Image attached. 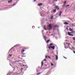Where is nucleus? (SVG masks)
Listing matches in <instances>:
<instances>
[{
	"label": "nucleus",
	"mask_w": 75,
	"mask_h": 75,
	"mask_svg": "<svg viewBox=\"0 0 75 75\" xmlns=\"http://www.w3.org/2000/svg\"><path fill=\"white\" fill-rule=\"evenodd\" d=\"M47 61V60L45 59L43 61Z\"/></svg>",
	"instance_id": "obj_34"
},
{
	"label": "nucleus",
	"mask_w": 75,
	"mask_h": 75,
	"mask_svg": "<svg viewBox=\"0 0 75 75\" xmlns=\"http://www.w3.org/2000/svg\"><path fill=\"white\" fill-rule=\"evenodd\" d=\"M74 42H75V40H74Z\"/></svg>",
	"instance_id": "obj_41"
},
{
	"label": "nucleus",
	"mask_w": 75,
	"mask_h": 75,
	"mask_svg": "<svg viewBox=\"0 0 75 75\" xmlns=\"http://www.w3.org/2000/svg\"><path fill=\"white\" fill-rule=\"evenodd\" d=\"M41 5H42V4L41 3V4H38V6H41Z\"/></svg>",
	"instance_id": "obj_9"
},
{
	"label": "nucleus",
	"mask_w": 75,
	"mask_h": 75,
	"mask_svg": "<svg viewBox=\"0 0 75 75\" xmlns=\"http://www.w3.org/2000/svg\"><path fill=\"white\" fill-rule=\"evenodd\" d=\"M55 8H56V9L57 10L58 8V6H57L55 7Z\"/></svg>",
	"instance_id": "obj_14"
},
{
	"label": "nucleus",
	"mask_w": 75,
	"mask_h": 75,
	"mask_svg": "<svg viewBox=\"0 0 75 75\" xmlns=\"http://www.w3.org/2000/svg\"><path fill=\"white\" fill-rule=\"evenodd\" d=\"M67 29H68V28H67Z\"/></svg>",
	"instance_id": "obj_44"
},
{
	"label": "nucleus",
	"mask_w": 75,
	"mask_h": 75,
	"mask_svg": "<svg viewBox=\"0 0 75 75\" xmlns=\"http://www.w3.org/2000/svg\"><path fill=\"white\" fill-rule=\"evenodd\" d=\"M23 68H25L26 67V65H22Z\"/></svg>",
	"instance_id": "obj_10"
},
{
	"label": "nucleus",
	"mask_w": 75,
	"mask_h": 75,
	"mask_svg": "<svg viewBox=\"0 0 75 75\" xmlns=\"http://www.w3.org/2000/svg\"><path fill=\"white\" fill-rule=\"evenodd\" d=\"M51 65H52V66H53L54 65V64H53L52 63H51Z\"/></svg>",
	"instance_id": "obj_29"
},
{
	"label": "nucleus",
	"mask_w": 75,
	"mask_h": 75,
	"mask_svg": "<svg viewBox=\"0 0 75 75\" xmlns=\"http://www.w3.org/2000/svg\"><path fill=\"white\" fill-rule=\"evenodd\" d=\"M46 38H46V37H44V38L45 40H46Z\"/></svg>",
	"instance_id": "obj_24"
},
{
	"label": "nucleus",
	"mask_w": 75,
	"mask_h": 75,
	"mask_svg": "<svg viewBox=\"0 0 75 75\" xmlns=\"http://www.w3.org/2000/svg\"><path fill=\"white\" fill-rule=\"evenodd\" d=\"M42 66H43V64H44V61L42 60L41 62Z\"/></svg>",
	"instance_id": "obj_8"
},
{
	"label": "nucleus",
	"mask_w": 75,
	"mask_h": 75,
	"mask_svg": "<svg viewBox=\"0 0 75 75\" xmlns=\"http://www.w3.org/2000/svg\"><path fill=\"white\" fill-rule=\"evenodd\" d=\"M59 8H57V10H59Z\"/></svg>",
	"instance_id": "obj_35"
},
{
	"label": "nucleus",
	"mask_w": 75,
	"mask_h": 75,
	"mask_svg": "<svg viewBox=\"0 0 75 75\" xmlns=\"http://www.w3.org/2000/svg\"><path fill=\"white\" fill-rule=\"evenodd\" d=\"M70 30H71V28H70Z\"/></svg>",
	"instance_id": "obj_39"
},
{
	"label": "nucleus",
	"mask_w": 75,
	"mask_h": 75,
	"mask_svg": "<svg viewBox=\"0 0 75 75\" xmlns=\"http://www.w3.org/2000/svg\"><path fill=\"white\" fill-rule=\"evenodd\" d=\"M71 33H75V31H71Z\"/></svg>",
	"instance_id": "obj_21"
},
{
	"label": "nucleus",
	"mask_w": 75,
	"mask_h": 75,
	"mask_svg": "<svg viewBox=\"0 0 75 75\" xmlns=\"http://www.w3.org/2000/svg\"><path fill=\"white\" fill-rule=\"evenodd\" d=\"M48 27L50 28V29H52V25L51 24H50L48 25Z\"/></svg>",
	"instance_id": "obj_3"
},
{
	"label": "nucleus",
	"mask_w": 75,
	"mask_h": 75,
	"mask_svg": "<svg viewBox=\"0 0 75 75\" xmlns=\"http://www.w3.org/2000/svg\"><path fill=\"white\" fill-rule=\"evenodd\" d=\"M68 35L70 36H74V35L71 34V33L68 32Z\"/></svg>",
	"instance_id": "obj_4"
},
{
	"label": "nucleus",
	"mask_w": 75,
	"mask_h": 75,
	"mask_svg": "<svg viewBox=\"0 0 75 75\" xmlns=\"http://www.w3.org/2000/svg\"><path fill=\"white\" fill-rule=\"evenodd\" d=\"M27 50V48H24L23 49H22V51H21L22 54H23V52L25 51V50Z\"/></svg>",
	"instance_id": "obj_1"
},
{
	"label": "nucleus",
	"mask_w": 75,
	"mask_h": 75,
	"mask_svg": "<svg viewBox=\"0 0 75 75\" xmlns=\"http://www.w3.org/2000/svg\"><path fill=\"white\" fill-rule=\"evenodd\" d=\"M72 30H73V29H71L70 30V31H72Z\"/></svg>",
	"instance_id": "obj_36"
},
{
	"label": "nucleus",
	"mask_w": 75,
	"mask_h": 75,
	"mask_svg": "<svg viewBox=\"0 0 75 75\" xmlns=\"http://www.w3.org/2000/svg\"><path fill=\"white\" fill-rule=\"evenodd\" d=\"M49 49H51V48H52V50H54L55 49V46H52L51 47H50L49 48H48Z\"/></svg>",
	"instance_id": "obj_2"
},
{
	"label": "nucleus",
	"mask_w": 75,
	"mask_h": 75,
	"mask_svg": "<svg viewBox=\"0 0 75 75\" xmlns=\"http://www.w3.org/2000/svg\"><path fill=\"white\" fill-rule=\"evenodd\" d=\"M35 1H36V0H33Z\"/></svg>",
	"instance_id": "obj_38"
},
{
	"label": "nucleus",
	"mask_w": 75,
	"mask_h": 75,
	"mask_svg": "<svg viewBox=\"0 0 75 75\" xmlns=\"http://www.w3.org/2000/svg\"><path fill=\"white\" fill-rule=\"evenodd\" d=\"M41 74V73H39L37 74L38 75H39V74Z\"/></svg>",
	"instance_id": "obj_30"
},
{
	"label": "nucleus",
	"mask_w": 75,
	"mask_h": 75,
	"mask_svg": "<svg viewBox=\"0 0 75 75\" xmlns=\"http://www.w3.org/2000/svg\"><path fill=\"white\" fill-rule=\"evenodd\" d=\"M13 1L12 0H11L10 1H8V3H11L12 1Z\"/></svg>",
	"instance_id": "obj_11"
},
{
	"label": "nucleus",
	"mask_w": 75,
	"mask_h": 75,
	"mask_svg": "<svg viewBox=\"0 0 75 75\" xmlns=\"http://www.w3.org/2000/svg\"><path fill=\"white\" fill-rule=\"evenodd\" d=\"M66 44H67V45H70V44L68 43H66Z\"/></svg>",
	"instance_id": "obj_22"
},
{
	"label": "nucleus",
	"mask_w": 75,
	"mask_h": 75,
	"mask_svg": "<svg viewBox=\"0 0 75 75\" xmlns=\"http://www.w3.org/2000/svg\"><path fill=\"white\" fill-rule=\"evenodd\" d=\"M61 14H62V12H60L59 13V16H61Z\"/></svg>",
	"instance_id": "obj_15"
},
{
	"label": "nucleus",
	"mask_w": 75,
	"mask_h": 75,
	"mask_svg": "<svg viewBox=\"0 0 75 75\" xmlns=\"http://www.w3.org/2000/svg\"><path fill=\"white\" fill-rule=\"evenodd\" d=\"M56 60H57L58 59V56H57V55H56Z\"/></svg>",
	"instance_id": "obj_12"
},
{
	"label": "nucleus",
	"mask_w": 75,
	"mask_h": 75,
	"mask_svg": "<svg viewBox=\"0 0 75 75\" xmlns=\"http://www.w3.org/2000/svg\"><path fill=\"white\" fill-rule=\"evenodd\" d=\"M48 56H46L45 57V58L47 59V58H48Z\"/></svg>",
	"instance_id": "obj_26"
},
{
	"label": "nucleus",
	"mask_w": 75,
	"mask_h": 75,
	"mask_svg": "<svg viewBox=\"0 0 75 75\" xmlns=\"http://www.w3.org/2000/svg\"><path fill=\"white\" fill-rule=\"evenodd\" d=\"M53 1H55V0H53Z\"/></svg>",
	"instance_id": "obj_42"
},
{
	"label": "nucleus",
	"mask_w": 75,
	"mask_h": 75,
	"mask_svg": "<svg viewBox=\"0 0 75 75\" xmlns=\"http://www.w3.org/2000/svg\"><path fill=\"white\" fill-rule=\"evenodd\" d=\"M45 27H46L45 25H44L43 28H44V29L46 30V28H45Z\"/></svg>",
	"instance_id": "obj_18"
},
{
	"label": "nucleus",
	"mask_w": 75,
	"mask_h": 75,
	"mask_svg": "<svg viewBox=\"0 0 75 75\" xmlns=\"http://www.w3.org/2000/svg\"><path fill=\"white\" fill-rule=\"evenodd\" d=\"M64 24L65 25H67V24H68V23L67 22H65Z\"/></svg>",
	"instance_id": "obj_16"
},
{
	"label": "nucleus",
	"mask_w": 75,
	"mask_h": 75,
	"mask_svg": "<svg viewBox=\"0 0 75 75\" xmlns=\"http://www.w3.org/2000/svg\"><path fill=\"white\" fill-rule=\"evenodd\" d=\"M70 6V5H68L66 7V8L67 7H69V6Z\"/></svg>",
	"instance_id": "obj_20"
},
{
	"label": "nucleus",
	"mask_w": 75,
	"mask_h": 75,
	"mask_svg": "<svg viewBox=\"0 0 75 75\" xmlns=\"http://www.w3.org/2000/svg\"><path fill=\"white\" fill-rule=\"evenodd\" d=\"M9 56H10V57H11V56H12V55L10 54Z\"/></svg>",
	"instance_id": "obj_33"
},
{
	"label": "nucleus",
	"mask_w": 75,
	"mask_h": 75,
	"mask_svg": "<svg viewBox=\"0 0 75 75\" xmlns=\"http://www.w3.org/2000/svg\"><path fill=\"white\" fill-rule=\"evenodd\" d=\"M49 51V50H47V51Z\"/></svg>",
	"instance_id": "obj_43"
},
{
	"label": "nucleus",
	"mask_w": 75,
	"mask_h": 75,
	"mask_svg": "<svg viewBox=\"0 0 75 75\" xmlns=\"http://www.w3.org/2000/svg\"><path fill=\"white\" fill-rule=\"evenodd\" d=\"M50 41V40H48L47 41V43H48V42H49Z\"/></svg>",
	"instance_id": "obj_23"
},
{
	"label": "nucleus",
	"mask_w": 75,
	"mask_h": 75,
	"mask_svg": "<svg viewBox=\"0 0 75 75\" xmlns=\"http://www.w3.org/2000/svg\"><path fill=\"white\" fill-rule=\"evenodd\" d=\"M53 45V44L52 43H51L48 46V48L49 47H51V46Z\"/></svg>",
	"instance_id": "obj_5"
},
{
	"label": "nucleus",
	"mask_w": 75,
	"mask_h": 75,
	"mask_svg": "<svg viewBox=\"0 0 75 75\" xmlns=\"http://www.w3.org/2000/svg\"><path fill=\"white\" fill-rule=\"evenodd\" d=\"M58 27V26H57V25H55L54 27V29L55 28V27Z\"/></svg>",
	"instance_id": "obj_13"
},
{
	"label": "nucleus",
	"mask_w": 75,
	"mask_h": 75,
	"mask_svg": "<svg viewBox=\"0 0 75 75\" xmlns=\"http://www.w3.org/2000/svg\"><path fill=\"white\" fill-rule=\"evenodd\" d=\"M57 9H53V13H55L56 12V11H57Z\"/></svg>",
	"instance_id": "obj_6"
},
{
	"label": "nucleus",
	"mask_w": 75,
	"mask_h": 75,
	"mask_svg": "<svg viewBox=\"0 0 75 75\" xmlns=\"http://www.w3.org/2000/svg\"><path fill=\"white\" fill-rule=\"evenodd\" d=\"M68 48H69V49H70V50H71V47H68Z\"/></svg>",
	"instance_id": "obj_31"
},
{
	"label": "nucleus",
	"mask_w": 75,
	"mask_h": 75,
	"mask_svg": "<svg viewBox=\"0 0 75 75\" xmlns=\"http://www.w3.org/2000/svg\"><path fill=\"white\" fill-rule=\"evenodd\" d=\"M65 6V4H64L63 6H62V7H64Z\"/></svg>",
	"instance_id": "obj_19"
},
{
	"label": "nucleus",
	"mask_w": 75,
	"mask_h": 75,
	"mask_svg": "<svg viewBox=\"0 0 75 75\" xmlns=\"http://www.w3.org/2000/svg\"><path fill=\"white\" fill-rule=\"evenodd\" d=\"M51 19H53V16H52V17H51Z\"/></svg>",
	"instance_id": "obj_25"
},
{
	"label": "nucleus",
	"mask_w": 75,
	"mask_h": 75,
	"mask_svg": "<svg viewBox=\"0 0 75 75\" xmlns=\"http://www.w3.org/2000/svg\"><path fill=\"white\" fill-rule=\"evenodd\" d=\"M67 3V1H64V2L63 3L64 4H66V3Z\"/></svg>",
	"instance_id": "obj_17"
},
{
	"label": "nucleus",
	"mask_w": 75,
	"mask_h": 75,
	"mask_svg": "<svg viewBox=\"0 0 75 75\" xmlns=\"http://www.w3.org/2000/svg\"><path fill=\"white\" fill-rule=\"evenodd\" d=\"M48 58H49V59H51V58L49 56H48Z\"/></svg>",
	"instance_id": "obj_27"
},
{
	"label": "nucleus",
	"mask_w": 75,
	"mask_h": 75,
	"mask_svg": "<svg viewBox=\"0 0 75 75\" xmlns=\"http://www.w3.org/2000/svg\"><path fill=\"white\" fill-rule=\"evenodd\" d=\"M16 4H14L13 5H16Z\"/></svg>",
	"instance_id": "obj_40"
},
{
	"label": "nucleus",
	"mask_w": 75,
	"mask_h": 75,
	"mask_svg": "<svg viewBox=\"0 0 75 75\" xmlns=\"http://www.w3.org/2000/svg\"><path fill=\"white\" fill-rule=\"evenodd\" d=\"M73 40H75V37H73Z\"/></svg>",
	"instance_id": "obj_28"
},
{
	"label": "nucleus",
	"mask_w": 75,
	"mask_h": 75,
	"mask_svg": "<svg viewBox=\"0 0 75 75\" xmlns=\"http://www.w3.org/2000/svg\"><path fill=\"white\" fill-rule=\"evenodd\" d=\"M20 45L19 44H16V45H15L14 46V47H18Z\"/></svg>",
	"instance_id": "obj_7"
},
{
	"label": "nucleus",
	"mask_w": 75,
	"mask_h": 75,
	"mask_svg": "<svg viewBox=\"0 0 75 75\" xmlns=\"http://www.w3.org/2000/svg\"><path fill=\"white\" fill-rule=\"evenodd\" d=\"M73 52L74 53V54H75V51H73Z\"/></svg>",
	"instance_id": "obj_37"
},
{
	"label": "nucleus",
	"mask_w": 75,
	"mask_h": 75,
	"mask_svg": "<svg viewBox=\"0 0 75 75\" xmlns=\"http://www.w3.org/2000/svg\"><path fill=\"white\" fill-rule=\"evenodd\" d=\"M64 58L65 59H67V58L65 57H64Z\"/></svg>",
	"instance_id": "obj_32"
}]
</instances>
